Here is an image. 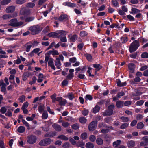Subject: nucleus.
<instances>
[{"mask_svg": "<svg viewBox=\"0 0 148 148\" xmlns=\"http://www.w3.org/2000/svg\"><path fill=\"white\" fill-rule=\"evenodd\" d=\"M9 23L8 25L14 27H20L24 23L23 22L18 21L17 20L16 18L10 20L9 21Z\"/></svg>", "mask_w": 148, "mask_h": 148, "instance_id": "f257e3e1", "label": "nucleus"}, {"mask_svg": "<svg viewBox=\"0 0 148 148\" xmlns=\"http://www.w3.org/2000/svg\"><path fill=\"white\" fill-rule=\"evenodd\" d=\"M139 43L136 40H135L130 45L129 50L130 52L132 53L136 51L139 47Z\"/></svg>", "mask_w": 148, "mask_h": 148, "instance_id": "f03ea898", "label": "nucleus"}, {"mask_svg": "<svg viewBox=\"0 0 148 148\" xmlns=\"http://www.w3.org/2000/svg\"><path fill=\"white\" fill-rule=\"evenodd\" d=\"M29 29L31 31V34L32 35L38 33L41 30L40 27L38 25L30 27H29Z\"/></svg>", "mask_w": 148, "mask_h": 148, "instance_id": "7ed1b4c3", "label": "nucleus"}, {"mask_svg": "<svg viewBox=\"0 0 148 148\" xmlns=\"http://www.w3.org/2000/svg\"><path fill=\"white\" fill-rule=\"evenodd\" d=\"M114 107V105H111L108 107V110L105 111L103 113V116H110L112 115L113 112V110Z\"/></svg>", "mask_w": 148, "mask_h": 148, "instance_id": "20e7f679", "label": "nucleus"}, {"mask_svg": "<svg viewBox=\"0 0 148 148\" xmlns=\"http://www.w3.org/2000/svg\"><path fill=\"white\" fill-rule=\"evenodd\" d=\"M53 140L49 138H47L40 141L39 144L41 146H46L50 144Z\"/></svg>", "mask_w": 148, "mask_h": 148, "instance_id": "39448f33", "label": "nucleus"}, {"mask_svg": "<svg viewBox=\"0 0 148 148\" xmlns=\"http://www.w3.org/2000/svg\"><path fill=\"white\" fill-rule=\"evenodd\" d=\"M36 137L33 135H30L27 137V142L29 144H32L35 143L37 140Z\"/></svg>", "mask_w": 148, "mask_h": 148, "instance_id": "423d86ee", "label": "nucleus"}, {"mask_svg": "<svg viewBox=\"0 0 148 148\" xmlns=\"http://www.w3.org/2000/svg\"><path fill=\"white\" fill-rule=\"evenodd\" d=\"M97 122L96 121H93L89 125L88 129L90 131H92L96 128Z\"/></svg>", "mask_w": 148, "mask_h": 148, "instance_id": "0eeeda50", "label": "nucleus"}, {"mask_svg": "<svg viewBox=\"0 0 148 148\" xmlns=\"http://www.w3.org/2000/svg\"><path fill=\"white\" fill-rule=\"evenodd\" d=\"M20 14L21 15H28L31 13V10L29 9H26L25 7L22 8L20 12Z\"/></svg>", "mask_w": 148, "mask_h": 148, "instance_id": "6e6552de", "label": "nucleus"}, {"mask_svg": "<svg viewBox=\"0 0 148 148\" xmlns=\"http://www.w3.org/2000/svg\"><path fill=\"white\" fill-rule=\"evenodd\" d=\"M67 32L64 30H60L57 31V38H60L65 36Z\"/></svg>", "mask_w": 148, "mask_h": 148, "instance_id": "1a4fd4ad", "label": "nucleus"}, {"mask_svg": "<svg viewBox=\"0 0 148 148\" xmlns=\"http://www.w3.org/2000/svg\"><path fill=\"white\" fill-rule=\"evenodd\" d=\"M6 84L4 83L3 80L0 81V86L1 87V90L5 93L6 92Z\"/></svg>", "mask_w": 148, "mask_h": 148, "instance_id": "9d476101", "label": "nucleus"}, {"mask_svg": "<svg viewBox=\"0 0 148 148\" xmlns=\"http://www.w3.org/2000/svg\"><path fill=\"white\" fill-rule=\"evenodd\" d=\"M15 7L14 6H11L8 7L5 9V12L7 13H12L15 10Z\"/></svg>", "mask_w": 148, "mask_h": 148, "instance_id": "9b49d317", "label": "nucleus"}, {"mask_svg": "<svg viewBox=\"0 0 148 148\" xmlns=\"http://www.w3.org/2000/svg\"><path fill=\"white\" fill-rule=\"evenodd\" d=\"M53 60V59L52 58H50L48 62V65L49 66H50L52 69L55 70L56 68L54 64Z\"/></svg>", "mask_w": 148, "mask_h": 148, "instance_id": "f8f14e48", "label": "nucleus"}, {"mask_svg": "<svg viewBox=\"0 0 148 148\" xmlns=\"http://www.w3.org/2000/svg\"><path fill=\"white\" fill-rule=\"evenodd\" d=\"M17 15V14H16L15 16L11 14H5L2 16V18L4 20H8L12 18L16 17Z\"/></svg>", "mask_w": 148, "mask_h": 148, "instance_id": "ddd939ff", "label": "nucleus"}, {"mask_svg": "<svg viewBox=\"0 0 148 148\" xmlns=\"http://www.w3.org/2000/svg\"><path fill=\"white\" fill-rule=\"evenodd\" d=\"M68 16L65 14H62L60 15L58 20L60 21H62L64 20H67L68 19Z\"/></svg>", "mask_w": 148, "mask_h": 148, "instance_id": "4468645a", "label": "nucleus"}, {"mask_svg": "<svg viewBox=\"0 0 148 148\" xmlns=\"http://www.w3.org/2000/svg\"><path fill=\"white\" fill-rule=\"evenodd\" d=\"M128 66L130 72L132 73H134L135 68L134 64L132 63H130L129 64Z\"/></svg>", "mask_w": 148, "mask_h": 148, "instance_id": "2eb2a0df", "label": "nucleus"}, {"mask_svg": "<svg viewBox=\"0 0 148 148\" xmlns=\"http://www.w3.org/2000/svg\"><path fill=\"white\" fill-rule=\"evenodd\" d=\"M52 126L53 128L56 131H60L62 130V128L60 126L56 123L53 124Z\"/></svg>", "mask_w": 148, "mask_h": 148, "instance_id": "dca6fc26", "label": "nucleus"}, {"mask_svg": "<svg viewBox=\"0 0 148 148\" xmlns=\"http://www.w3.org/2000/svg\"><path fill=\"white\" fill-rule=\"evenodd\" d=\"M31 73L29 72H26L24 73L23 75V79L24 81H25L27 78L29 77Z\"/></svg>", "mask_w": 148, "mask_h": 148, "instance_id": "f3484780", "label": "nucleus"}, {"mask_svg": "<svg viewBox=\"0 0 148 148\" xmlns=\"http://www.w3.org/2000/svg\"><path fill=\"white\" fill-rule=\"evenodd\" d=\"M47 54H48V55L51 54L53 56L58 55L59 54L58 51L54 49L49 51L47 53Z\"/></svg>", "mask_w": 148, "mask_h": 148, "instance_id": "a211bd4d", "label": "nucleus"}, {"mask_svg": "<svg viewBox=\"0 0 148 148\" xmlns=\"http://www.w3.org/2000/svg\"><path fill=\"white\" fill-rule=\"evenodd\" d=\"M93 67L95 68V73L96 74L97 72L99 71L101 68V67L100 64H94L93 65Z\"/></svg>", "mask_w": 148, "mask_h": 148, "instance_id": "6ab92c4d", "label": "nucleus"}, {"mask_svg": "<svg viewBox=\"0 0 148 148\" xmlns=\"http://www.w3.org/2000/svg\"><path fill=\"white\" fill-rule=\"evenodd\" d=\"M135 145V142L133 140L128 141L127 143V145L128 147H132Z\"/></svg>", "mask_w": 148, "mask_h": 148, "instance_id": "aec40b11", "label": "nucleus"}, {"mask_svg": "<svg viewBox=\"0 0 148 148\" xmlns=\"http://www.w3.org/2000/svg\"><path fill=\"white\" fill-rule=\"evenodd\" d=\"M45 106L44 105H40L38 107V110L39 112L40 113H42L44 111Z\"/></svg>", "mask_w": 148, "mask_h": 148, "instance_id": "412c9836", "label": "nucleus"}, {"mask_svg": "<svg viewBox=\"0 0 148 148\" xmlns=\"http://www.w3.org/2000/svg\"><path fill=\"white\" fill-rule=\"evenodd\" d=\"M55 64L58 69H60V66L61 64L59 58H56V60L55 62Z\"/></svg>", "mask_w": 148, "mask_h": 148, "instance_id": "4be33fe9", "label": "nucleus"}, {"mask_svg": "<svg viewBox=\"0 0 148 148\" xmlns=\"http://www.w3.org/2000/svg\"><path fill=\"white\" fill-rule=\"evenodd\" d=\"M116 104L117 108H120L123 106L124 103L123 101H119L116 102Z\"/></svg>", "mask_w": 148, "mask_h": 148, "instance_id": "5701e85b", "label": "nucleus"}, {"mask_svg": "<svg viewBox=\"0 0 148 148\" xmlns=\"http://www.w3.org/2000/svg\"><path fill=\"white\" fill-rule=\"evenodd\" d=\"M32 42H29L25 45L26 47V51L27 52H29L30 50V49L32 47Z\"/></svg>", "mask_w": 148, "mask_h": 148, "instance_id": "b1692460", "label": "nucleus"}, {"mask_svg": "<svg viewBox=\"0 0 148 148\" xmlns=\"http://www.w3.org/2000/svg\"><path fill=\"white\" fill-rule=\"evenodd\" d=\"M63 5L65 6H67L68 7H73L75 6V4L74 3H71L69 2H66L63 3Z\"/></svg>", "mask_w": 148, "mask_h": 148, "instance_id": "393cba45", "label": "nucleus"}, {"mask_svg": "<svg viewBox=\"0 0 148 148\" xmlns=\"http://www.w3.org/2000/svg\"><path fill=\"white\" fill-rule=\"evenodd\" d=\"M121 141L120 140H118L117 141L114 142L113 143V145L114 148H117L118 145L120 144Z\"/></svg>", "mask_w": 148, "mask_h": 148, "instance_id": "a878e982", "label": "nucleus"}, {"mask_svg": "<svg viewBox=\"0 0 148 148\" xmlns=\"http://www.w3.org/2000/svg\"><path fill=\"white\" fill-rule=\"evenodd\" d=\"M140 12L139 10L134 8H132L131 9V11L130 12V13L132 14H135L138 13Z\"/></svg>", "mask_w": 148, "mask_h": 148, "instance_id": "bb28decb", "label": "nucleus"}, {"mask_svg": "<svg viewBox=\"0 0 148 148\" xmlns=\"http://www.w3.org/2000/svg\"><path fill=\"white\" fill-rule=\"evenodd\" d=\"M85 146L86 148H93L94 146L93 143L88 142L86 143Z\"/></svg>", "mask_w": 148, "mask_h": 148, "instance_id": "cd10ccee", "label": "nucleus"}, {"mask_svg": "<svg viewBox=\"0 0 148 148\" xmlns=\"http://www.w3.org/2000/svg\"><path fill=\"white\" fill-rule=\"evenodd\" d=\"M57 31L56 32H52L49 33L47 35L50 37H56L57 38Z\"/></svg>", "mask_w": 148, "mask_h": 148, "instance_id": "c85d7f7f", "label": "nucleus"}, {"mask_svg": "<svg viewBox=\"0 0 148 148\" xmlns=\"http://www.w3.org/2000/svg\"><path fill=\"white\" fill-rule=\"evenodd\" d=\"M11 0H3L0 3L2 5H6L10 3Z\"/></svg>", "mask_w": 148, "mask_h": 148, "instance_id": "c756f323", "label": "nucleus"}, {"mask_svg": "<svg viewBox=\"0 0 148 148\" xmlns=\"http://www.w3.org/2000/svg\"><path fill=\"white\" fill-rule=\"evenodd\" d=\"M57 138L65 141L67 140H68V138L67 137L63 135L59 136Z\"/></svg>", "mask_w": 148, "mask_h": 148, "instance_id": "7c9ffc66", "label": "nucleus"}, {"mask_svg": "<svg viewBox=\"0 0 148 148\" xmlns=\"http://www.w3.org/2000/svg\"><path fill=\"white\" fill-rule=\"evenodd\" d=\"M17 130L19 132L23 133L25 131V128L24 127L21 126L18 127Z\"/></svg>", "mask_w": 148, "mask_h": 148, "instance_id": "2f4dec72", "label": "nucleus"}, {"mask_svg": "<svg viewBox=\"0 0 148 148\" xmlns=\"http://www.w3.org/2000/svg\"><path fill=\"white\" fill-rule=\"evenodd\" d=\"M35 4L32 2H29L27 3L26 5V6L28 8H33L35 7Z\"/></svg>", "mask_w": 148, "mask_h": 148, "instance_id": "473e14b6", "label": "nucleus"}, {"mask_svg": "<svg viewBox=\"0 0 148 148\" xmlns=\"http://www.w3.org/2000/svg\"><path fill=\"white\" fill-rule=\"evenodd\" d=\"M77 36L76 35H74L72 36L70 38V40L71 42H74L77 39Z\"/></svg>", "mask_w": 148, "mask_h": 148, "instance_id": "72a5a7b5", "label": "nucleus"}, {"mask_svg": "<svg viewBox=\"0 0 148 148\" xmlns=\"http://www.w3.org/2000/svg\"><path fill=\"white\" fill-rule=\"evenodd\" d=\"M100 110V107L99 106L97 105H96L93 108V112L96 113L99 112Z\"/></svg>", "mask_w": 148, "mask_h": 148, "instance_id": "f704fd0d", "label": "nucleus"}, {"mask_svg": "<svg viewBox=\"0 0 148 148\" xmlns=\"http://www.w3.org/2000/svg\"><path fill=\"white\" fill-rule=\"evenodd\" d=\"M117 85L119 86H123L126 85L125 82H121L120 80H118L117 82Z\"/></svg>", "mask_w": 148, "mask_h": 148, "instance_id": "c9c22d12", "label": "nucleus"}, {"mask_svg": "<svg viewBox=\"0 0 148 148\" xmlns=\"http://www.w3.org/2000/svg\"><path fill=\"white\" fill-rule=\"evenodd\" d=\"M22 121L23 123V124L24 125L27 127V130H29L30 129L29 124L27 122H26L24 119H22Z\"/></svg>", "mask_w": 148, "mask_h": 148, "instance_id": "e433bc0d", "label": "nucleus"}, {"mask_svg": "<svg viewBox=\"0 0 148 148\" xmlns=\"http://www.w3.org/2000/svg\"><path fill=\"white\" fill-rule=\"evenodd\" d=\"M67 97L71 100H72L74 98V95L72 93H69L67 94Z\"/></svg>", "mask_w": 148, "mask_h": 148, "instance_id": "4c0bfd02", "label": "nucleus"}, {"mask_svg": "<svg viewBox=\"0 0 148 148\" xmlns=\"http://www.w3.org/2000/svg\"><path fill=\"white\" fill-rule=\"evenodd\" d=\"M128 40V38L126 36L122 37L121 38V41L123 43H125Z\"/></svg>", "mask_w": 148, "mask_h": 148, "instance_id": "58836bf2", "label": "nucleus"}, {"mask_svg": "<svg viewBox=\"0 0 148 148\" xmlns=\"http://www.w3.org/2000/svg\"><path fill=\"white\" fill-rule=\"evenodd\" d=\"M79 122L82 124L85 123L86 122V118L81 117L79 118Z\"/></svg>", "mask_w": 148, "mask_h": 148, "instance_id": "ea45409f", "label": "nucleus"}, {"mask_svg": "<svg viewBox=\"0 0 148 148\" xmlns=\"http://www.w3.org/2000/svg\"><path fill=\"white\" fill-rule=\"evenodd\" d=\"M144 127L143 123L141 122L138 123L137 125V128L138 129L143 128Z\"/></svg>", "mask_w": 148, "mask_h": 148, "instance_id": "a19ab883", "label": "nucleus"}, {"mask_svg": "<svg viewBox=\"0 0 148 148\" xmlns=\"http://www.w3.org/2000/svg\"><path fill=\"white\" fill-rule=\"evenodd\" d=\"M97 143L99 145H102L103 143V140L100 138H97L96 140Z\"/></svg>", "mask_w": 148, "mask_h": 148, "instance_id": "79ce46f5", "label": "nucleus"}, {"mask_svg": "<svg viewBox=\"0 0 148 148\" xmlns=\"http://www.w3.org/2000/svg\"><path fill=\"white\" fill-rule=\"evenodd\" d=\"M42 114V119H45L47 118L48 116V114L46 111H44Z\"/></svg>", "mask_w": 148, "mask_h": 148, "instance_id": "37998d69", "label": "nucleus"}, {"mask_svg": "<svg viewBox=\"0 0 148 148\" xmlns=\"http://www.w3.org/2000/svg\"><path fill=\"white\" fill-rule=\"evenodd\" d=\"M34 19V16L29 17L26 18L25 19V22H29L32 21Z\"/></svg>", "mask_w": 148, "mask_h": 148, "instance_id": "c03bdc74", "label": "nucleus"}, {"mask_svg": "<svg viewBox=\"0 0 148 148\" xmlns=\"http://www.w3.org/2000/svg\"><path fill=\"white\" fill-rule=\"evenodd\" d=\"M120 119L122 120V122H127L129 121L128 118L126 117H120Z\"/></svg>", "mask_w": 148, "mask_h": 148, "instance_id": "a18cd8bd", "label": "nucleus"}, {"mask_svg": "<svg viewBox=\"0 0 148 148\" xmlns=\"http://www.w3.org/2000/svg\"><path fill=\"white\" fill-rule=\"evenodd\" d=\"M87 137V134L86 133H83L81 134V138L83 140L86 139Z\"/></svg>", "mask_w": 148, "mask_h": 148, "instance_id": "49530a36", "label": "nucleus"}, {"mask_svg": "<svg viewBox=\"0 0 148 148\" xmlns=\"http://www.w3.org/2000/svg\"><path fill=\"white\" fill-rule=\"evenodd\" d=\"M142 140L144 141L145 145H148V136H145L143 137Z\"/></svg>", "mask_w": 148, "mask_h": 148, "instance_id": "de8ad7c7", "label": "nucleus"}, {"mask_svg": "<svg viewBox=\"0 0 148 148\" xmlns=\"http://www.w3.org/2000/svg\"><path fill=\"white\" fill-rule=\"evenodd\" d=\"M25 96L24 95H22L19 98V100L21 103H23L25 101Z\"/></svg>", "mask_w": 148, "mask_h": 148, "instance_id": "09e8293b", "label": "nucleus"}, {"mask_svg": "<svg viewBox=\"0 0 148 148\" xmlns=\"http://www.w3.org/2000/svg\"><path fill=\"white\" fill-rule=\"evenodd\" d=\"M112 3L113 5L116 7H119V3L118 1L116 0H112Z\"/></svg>", "mask_w": 148, "mask_h": 148, "instance_id": "8fccbe9b", "label": "nucleus"}, {"mask_svg": "<svg viewBox=\"0 0 148 148\" xmlns=\"http://www.w3.org/2000/svg\"><path fill=\"white\" fill-rule=\"evenodd\" d=\"M84 143L82 141H78L76 144L77 147H82L84 145Z\"/></svg>", "mask_w": 148, "mask_h": 148, "instance_id": "3c124183", "label": "nucleus"}, {"mask_svg": "<svg viewBox=\"0 0 148 148\" xmlns=\"http://www.w3.org/2000/svg\"><path fill=\"white\" fill-rule=\"evenodd\" d=\"M67 103V101L64 99H62L60 101L59 104L61 106H64Z\"/></svg>", "mask_w": 148, "mask_h": 148, "instance_id": "603ef678", "label": "nucleus"}, {"mask_svg": "<svg viewBox=\"0 0 148 148\" xmlns=\"http://www.w3.org/2000/svg\"><path fill=\"white\" fill-rule=\"evenodd\" d=\"M129 125V124L127 123H125L122 124L120 126V128L121 129H123L127 128Z\"/></svg>", "mask_w": 148, "mask_h": 148, "instance_id": "864d4df0", "label": "nucleus"}, {"mask_svg": "<svg viewBox=\"0 0 148 148\" xmlns=\"http://www.w3.org/2000/svg\"><path fill=\"white\" fill-rule=\"evenodd\" d=\"M7 108L5 107H2L0 110V112L2 114H4L7 111Z\"/></svg>", "mask_w": 148, "mask_h": 148, "instance_id": "5fc2aeb1", "label": "nucleus"}, {"mask_svg": "<svg viewBox=\"0 0 148 148\" xmlns=\"http://www.w3.org/2000/svg\"><path fill=\"white\" fill-rule=\"evenodd\" d=\"M89 140L91 142H94L96 140L95 136L93 135H90L89 136Z\"/></svg>", "mask_w": 148, "mask_h": 148, "instance_id": "6e6d98bb", "label": "nucleus"}, {"mask_svg": "<svg viewBox=\"0 0 148 148\" xmlns=\"http://www.w3.org/2000/svg\"><path fill=\"white\" fill-rule=\"evenodd\" d=\"M26 1V0H16V4H22Z\"/></svg>", "mask_w": 148, "mask_h": 148, "instance_id": "4d7b16f0", "label": "nucleus"}, {"mask_svg": "<svg viewBox=\"0 0 148 148\" xmlns=\"http://www.w3.org/2000/svg\"><path fill=\"white\" fill-rule=\"evenodd\" d=\"M56 94L55 93L54 94L51 96V97L52 99V102L54 103L56 101Z\"/></svg>", "mask_w": 148, "mask_h": 148, "instance_id": "13d9d810", "label": "nucleus"}, {"mask_svg": "<svg viewBox=\"0 0 148 148\" xmlns=\"http://www.w3.org/2000/svg\"><path fill=\"white\" fill-rule=\"evenodd\" d=\"M141 57L143 58H148V53L144 52L141 55Z\"/></svg>", "mask_w": 148, "mask_h": 148, "instance_id": "bf43d9fd", "label": "nucleus"}, {"mask_svg": "<svg viewBox=\"0 0 148 148\" xmlns=\"http://www.w3.org/2000/svg\"><path fill=\"white\" fill-rule=\"evenodd\" d=\"M85 99L86 100H91L92 99V98L91 95L88 94L86 95L85 97Z\"/></svg>", "mask_w": 148, "mask_h": 148, "instance_id": "052dcab7", "label": "nucleus"}, {"mask_svg": "<svg viewBox=\"0 0 148 148\" xmlns=\"http://www.w3.org/2000/svg\"><path fill=\"white\" fill-rule=\"evenodd\" d=\"M37 80V78L35 76H34L32 78V81H30L29 82V83L31 85H32L33 84H34L36 82V81Z\"/></svg>", "mask_w": 148, "mask_h": 148, "instance_id": "680f3d73", "label": "nucleus"}, {"mask_svg": "<svg viewBox=\"0 0 148 148\" xmlns=\"http://www.w3.org/2000/svg\"><path fill=\"white\" fill-rule=\"evenodd\" d=\"M87 32L84 31H81L80 32V35L81 37H84L86 36L87 35Z\"/></svg>", "mask_w": 148, "mask_h": 148, "instance_id": "e2e57ef3", "label": "nucleus"}, {"mask_svg": "<svg viewBox=\"0 0 148 148\" xmlns=\"http://www.w3.org/2000/svg\"><path fill=\"white\" fill-rule=\"evenodd\" d=\"M47 53L45 54V60L44 61V62L45 63H47V62L49 61V55Z\"/></svg>", "mask_w": 148, "mask_h": 148, "instance_id": "0e129e2a", "label": "nucleus"}, {"mask_svg": "<svg viewBox=\"0 0 148 148\" xmlns=\"http://www.w3.org/2000/svg\"><path fill=\"white\" fill-rule=\"evenodd\" d=\"M47 0H39L38 5L40 6L42 5Z\"/></svg>", "mask_w": 148, "mask_h": 148, "instance_id": "69168bd1", "label": "nucleus"}, {"mask_svg": "<svg viewBox=\"0 0 148 148\" xmlns=\"http://www.w3.org/2000/svg\"><path fill=\"white\" fill-rule=\"evenodd\" d=\"M72 127L73 129L76 130L79 128V125L77 123L75 124L72 125Z\"/></svg>", "mask_w": 148, "mask_h": 148, "instance_id": "338daca9", "label": "nucleus"}, {"mask_svg": "<svg viewBox=\"0 0 148 148\" xmlns=\"http://www.w3.org/2000/svg\"><path fill=\"white\" fill-rule=\"evenodd\" d=\"M69 140L73 145H74L76 144V142L71 137L69 138Z\"/></svg>", "mask_w": 148, "mask_h": 148, "instance_id": "774afa93", "label": "nucleus"}]
</instances>
